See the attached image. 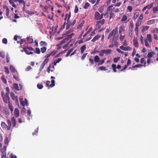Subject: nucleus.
<instances>
[{
	"instance_id": "nucleus-30",
	"label": "nucleus",
	"mask_w": 158,
	"mask_h": 158,
	"mask_svg": "<svg viewBox=\"0 0 158 158\" xmlns=\"http://www.w3.org/2000/svg\"><path fill=\"white\" fill-rule=\"evenodd\" d=\"M155 22V19H152L148 21L147 22V24L148 25H151L153 24Z\"/></svg>"
},
{
	"instance_id": "nucleus-20",
	"label": "nucleus",
	"mask_w": 158,
	"mask_h": 158,
	"mask_svg": "<svg viewBox=\"0 0 158 158\" xmlns=\"http://www.w3.org/2000/svg\"><path fill=\"white\" fill-rule=\"evenodd\" d=\"M155 53L154 52L152 51L151 52L148 53L147 55V57L148 58H150L152 56V55H155Z\"/></svg>"
},
{
	"instance_id": "nucleus-1",
	"label": "nucleus",
	"mask_w": 158,
	"mask_h": 158,
	"mask_svg": "<svg viewBox=\"0 0 158 158\" xmlns=\"http://www.w3.org/2000/svg\"><path fill=\"white\" fill-rule=\"evenodd\" d=\"M6 123L7 125L3 122H2L1 123V126L2 128L6 130H10L12 126V128H17L19 127V125L17 124L16 119L14 116L11 117V121L8 119H7Z\"/></svg>"
},
{
	"instance_id": "nucleus-6",
	"label": "nucleus",
	"mask_w": 158,
	"mask_h": 158,
	"mask_svg": "<svg viewBox=\"0 0 158 158\" xmlns=\"http://www.w3.org/2000/svg\"><path fill=\"white\" fill-rule=\"evenodd\" d=\"M134 24L133 23H130V25L129 28V35L131 38H132V31L133 29Z\"/></svg>"
},
{
	"instance_id": "nucleus-3",
	"label": "nucleus",
	"mask_w": 158,
	"mask_h": 158,
	"mask_svg": "<svg viewBox=\"0 0 158 158\" xmlns=\"http://www.w3.org/2000/svg\"><path fill=\"white\" fill-rule=\"evenodd\" d=\"M105 22V19H102L101 20L97 21L96 22V26L99 29L101 27V25H103L104 24Z\"/></svg>"
},
{
	"instance_id": "nucleus-15",
	"label": "nucleus",
	"mask_w": 158,
	"mask_h": 158,
	"mask_svg": "<svg viewBox=\"0 0 158 158\" xmlns=\"http://www.w3.org/2000/svg\"><path fill=\"white\" fill-rule=\"evenodd\" d=\"M20 103L21 105L23 106L25 105H27V99L25 98L24 101L20 100Z\"/></svg>"
},
{
	"instance_id": "nucleus-10",
	"label": "nucleus",
	"mask_w": 158,
	"mask_h": 158,
	"mask_svg": "<svg viewBox=\"0 0 158 158\" xmlns=\"http://www.w3.org/2000/svg\"><path fill=\"white\" fill-rule=\"evenodd\" d=\"M95 19L96 20H101L102 19L101 14L98 11L96 12L94 15Z\"/></svg>"
},
{
	"instance_id": "nucleus-36",
	"label": "nucleus",
	"mask_w": 158,
	"mask_h": 158,
	"mask_svg": "<svg viewBox=\"0 0 158 158\" xmlns=\"http://www.w3.org/2000/svg\"><path fill=\"white\" fill-rule=\"evenodd\" d=\"M13 87L16 90H19V89L18 85L17 84L15 83L14 84Z\"/></svg>"
},
{
	"instance_id": "nucleus-35",
	"label": "nucleus",
	"mask_w": 158,
	"mask_h": 158,
	"mask_svg": "<svg viewBox=\"0 0 158 158\" xmlns=\"http://www.w3.org/2000/svg\"><path fill=\"white\" fill-rule=\"evenodd\" d=\"M115 35H114V34L112 33V32H111L109 35L108 36L107 39H110L112 36L114 37Z\"/></svg>"
},
{
	"instance_id": "nucleus-2",
	"label": "nucleus",
	"mask_w": 158,
	"mask_h": 158,
	"mask_svg": "<svg viewBox=\"0 0 158 158\" xmlns=\"http://www.w3.org/2000/svg\"><path fill=\"white\" fill-rule=\"evenodd\" d=\"M25 53L28 55L33 54L34 52L32 51H34V49L31 47H25L23 48Z\"/></svg>"
},
{
	"instance_id": "nucleus-51",
	"label": "nucleus",
	"mask_w": 158,
	"mask_h": 158,
	"mask_svg": "<svg viewBox=\"0 0 158 158\" xmlns=\"http://www.w3.org/2000/svg\"><path fill=\"white\" fill-rule=\"evenodd\" d=\"M144 41L145 42V46L147 47H148L149 46V44L148 43V40L147 39H145L144 40Z\"/></svg>"
},
{
	"instance_id": "nucleus-22",
	"label": "nucleus",
	"mask_w": 158,
	"mask_h": 158,
	"mask_svg": "<svg viewBox=\"0 0 158 158\" xmlns=\"http://www.w3.org/2000/svg\"><path fill=\"white\" fill-rule=\"evenodd\" d=\"M74 35V34L73 33H72L70 35H68L67 36L66 38L68 39V40L69 41V40L71 39L73 36Z\"/></svg>"
},
{
	"instance_id": "nucleus-23",
	"label": "nucleus",
	"mask_w": 158,
	"mask_h": 158,
	"mask_svg": "<svg viewBox=\"0 0 158 158\" xmlns=\"http://www.w3.org/2000/svg\"><path fill=\"white\" fill-rule=\"evenodd\" d=\"M100 0H97L96 4L94 6L93 9L94 10H95L97 8V5H98L100 2Z\"/></svg>"
},
{
	"instance_id": "nucleus-50",
	"label": "nucleus",
	"mask_w": 158,
	"mask_h": 158,
	"mask_svg": "<svg viewBox=\"0 0 158 158\" xmlns=\"http://www.w3.org/2000/svg\"><path fill=\"white\" fill-rule=\"evenodd\" d=\"M4 69H5V73L6 74H8L9 73V71L8 68L6 66H5L4 67Z\"/></svg>"
},
{
	"instance_id": "nucleus-63",
	"label": "nucleus",
	"mask_w": 158,
	"mask_h": 158,
	"mask_svg": "<svg viewBox=\"0 0 158 158\" xmlns=\"http://www.w3.org/2000/svg\"><path fill=\"white\" fill-rule=\"evenodd\" d=\"M125 36V35H123L122 34H121L119 37L120 40L121 41H123L124 39Z\"/></svg>"
},
{
	"instance_id": "nucleus-37",
	"label": "nucleus",
	"mask_w": 158,
	"mask_h": 158,
	"mask_svg": "<svg viewBox=\"0 0 158 158\" xmlns=\"http://www.w3.org/2000/svg\"><path fill=\"white\" fill-rule=\"evenodd\" d=\"M46 50L47 48L45 47H43L41 48V52L43 53H44L46 52Z\"/></svg>"
},
{
	"instance_id": "nucleus-61",
	"label": "nucleus",
	"mask_w": 158,
	"mask_h": 158,
	"mask_svg": "<svg viewBox=\"0 0 158 158\" xmlns=\"http://www.w3.org/2000/svg\"><path fill=\"white\" fill-rule=\"evenodd\" d=\"M143 18V16L142 14H141L139 16V18L138 21H139L142 22V20Z\"/></svg>"
},
{
	"instance_id": "nucleus-31",
	"label": "nucleus",
	"mask_w": 158,
	"mask_h": 158,
	"mask_svg": "<svg viewBox=\"0 0 158 158\" xmlns=\"http://www.w3.org/2000/svg\"><path fill=\"white\" fill-rule=\"evenodd\" d=\"M10 111L11 112H12L13 111V108L10 102L8 103Z\"/></svg>"
},
{
	"instance_id": "nucleus-59",
	"label": "nucleus",
	"mask_w": 158,
	"mask_h": 158,
	"mask_svg": "<svg viewBox=\"0 0 158 158\" xmlns=\"http://www.w3.org/2000/svg\"><path fill=\"white\" fill-rule=\"evenodd\" d=\"M37 87L39 89H41L43 88V86L42 84H38Z\"/></svg>"
},
{
	"instance_id": "nucleus-47",
	"label": "nucleus",
	"mask_w": 158,
	"mask_h": 158,
	"mask_svg": "<svg viewBox=\"0 0 158 158\" xmlns=\"http://www.w3.org/2000/svg\"><path fill=\"white\" fill-rule=\"evenodd\" d=\"M97 52H100L99 55L101 56H103L104 55V53L103 52L104 51H103V50H101L100 52H99V51H98Z\"/></svg>"
},
{
	"instance_id": "nucleus-18",
	"label": "nucleus",
	"mask_w": 158,
	"mask_h": 158,
	"mask_svg": "<svg viewBox=\"0 0 158 158\" xmlns=\"http://www.w3.org/2000/svg\"><path fill=\"white\" fill-rule=\"evenodd\" d=\"M10 70L13 73H15L17 72L16 69H15L14 67L12 65H10Z\"/></svg>"
},
{
	"instance_id": "nucleus-24",
	"label": "nucleus",
	"mask_w": 158,
	"mask_h": 158,
	"mask_svg": "<svg viewBox=\"0 0 158 158\" xmlns=\"http://www.w3.org/2000/svg\"><path fill=\"white\" fill-rule=\"evenodd\" d=\"M9 2L10 4L12 5V7L14 8H16L17 7L16 5L15 4L14 2L12 0H9Z\"/></svg>"
},
{
	"instance_id": "nucleus-53",
	"label": "nucleus",
	"mask_w": 158,
	"mask_h": 158,
	"mask_svg": "<svg viewBox=\"0 0 158 158\" xmlns=\"http://www.w3.org/2000/svg\"><path fill=\"white\" fill-rule=\"evenodd\" d=\"M141 22L139 21H138L136 23L135 27H139V26L140 25Z\"/></svg>"
},
{
	"instance_id": "nucleus-19",
	"label": "nucleus",
	"mask_w": 158,
	"mask_h": 158,
	"mask_svg": "<svg viewBox=\"0 0 158 158\" xmlns=\"http://www.w3.org/2000/svg\"><path fill=\"white\" fill-rule=\"evenodd\" d=\"M103 51L104 53L107 55L110 54L111 52V50L110 49H104Z\"/></svg>"
},
{
	"instance_id": "nucleus-48",
	"label": "nucleus",
	"mask_w": 158,
	"mask_h": 158,
	"mask_svg": "<svg viewBox=\"0 0 158 158\" xmlns=\"http://www.w3.org/2000/svg\"><path fill=\"white\" fill-rule=\"evenodd\" d=\"M114 5H111L109 6L107 9V11H110L112 9V7L114 6Z\"/></svg>"
},
{
	"instance_id": "nucleus-17",
	"label": "nucleus",
	"mask_w": 158,
	"mask_h": 158,
	"mask_svg": "<svg viewBox=\"0 0 158 158\" xmlns=\"http://www.w3.org/2000/svg\"><path fill=\"white\" fill-rule=\"evenodd\" d=\"M134 45L136 48H138V43L137 39H135L134 38L133 40Z\"/></svg>"
},
{
	"instance_id": "nucleus-40",
	"label": "nucleus",
	"mask_w": 158,
	"mask_h": 158,
	"mask_svg": "<svg viewBox=\"0 0 158 158\" xmlns=\"http://www.w3.org/2000/svg\"><path fill=\"white\" fill-rule=\"evenodd\" d=\"M40 45L41 46H46L47 45V44L45 41H41L40 43Z\"/></svg>"
},
{
	"instance_id": "nucleus-29",
	"label": "nucleus",
	"mask_w": 158,
	"mask_h": 158,
	"mask_svg": "<svg viewBox=\"0 0 158 158\" xmlns=\"http://www.w3.org/2000/svg\"><path fill=\"white\" fill-rule=\"evenodd\" d=\"M100 58L98 56H96L94 57V60L96 63L98 62L99 61Z\"/></svg>"
},
{
	"instance_id": "nucleus-12",
	"label": "nucleus",
	"mask_w": 158,
	"mask_h": 158,
	"mask_svg": "<svg viewBox=\"0 0 158 158\" xmlns=\"http://www.w3.org/2000/svg\"><path fill=\"white\" fill-rule=\"evenodd\" d=\"M14 115L15 117L17 118L19 115V110L17 108H15V109Z\"/></svg>"
},
{
	"instance_id": "nucleus-41",
	"label": "nucleus",
	"mask_w": 158,
	"mask_h": 158,
	"mask_svg": "<svg viewBox=\"0 0 158 158\" xmlns=\"http://www.w3.org/2000/svg\"><path fill=\"white\" fill-rule=\"evenodd\" d=\"M51 84L50 85V87H52L54 86L55 85V81L54 80H51Z\"/></svg>"
},
{
	"instance_id": "nucleus-55",
	"label": "nucleus",
	"mask_w": 158,
	"mask_h": 158,
	"mask_svg": "<svg viewBox=\"0 0 158 158\" xmlns=\"http://www.w3.org/2000/svg\"><path fill=\"white\" fill-rule=\"evenodd\" d=\"M6 15L7 16H8L9 14V10L8 7H7L6 10Z\"/></svg>"
},
{
	"instance_id": "nucleus-5",
	"label": "nucleus",
	"mask_w": 158,
	"mask_h": 158,
	"mask_svg": "<svg viewBox=\"0 0 158 158\" xmlns=\"http://www.w3.org/2000/svg\"><path fill=\"white\" fill-rule=\"evenodd\" d=\"M3 101L6 103L10 102V98L8 93H6L5 96L2 98Z\"/></svg>"
},
{
	"instance_id": "nucleus-62",
	"label": "nucleus",
	"mask_w": 158,
	"mask_h": 158,
	"mask_svg": "<svg viewBox=\"0 0 158 158\" xmlns=\"http://www.w3.org/2000/svg\"><path fill=\"white\" fill-rule=\"evenodd\" d=\"M67 26L66 27V29H68L70 28L71 26H72L71 24V23H69V24L66 23Z\"/></svg>"
},
{
	"instance_id": "nucleus-49",
	"label": "nucleus",
	"mask_w": 158,
	"mask_h": 158,
	"mask_svg": "<svg viewBox=\"0 0 158 158\" xmlns=\"http://www.w3.org/2000/svg\"><path fill=\"white\" fill-rule=\"evenodd\" d=\"M1 78H2V81H3V82L5 84H6L7 83V81H6V79L4 76H2Z\"/></svg>"
},
{
	"instance_id": "nucleus-34",
	"label": "nucleus",
	"mask_w": 158,
	"mask_h": 158,
	"mask_svg": "<svg viewBox=\"0 0 158 158\" xmlns=\"http://www.w3.org/2000/svg\"><path fill=\"white\" fill-rule=\"evenodd\" d=\"M154 4V3L153 2L151 3L150 4H149L147 5V8L149 10L150 9L153 7Z\"/></svg>"
},
{
	"instance_id": "nucleus-7",
	"label": "nucleus",
	"mask_w": 158,
	"mask_h": 158,
	"mask_svg": "<svg viewBox=\"0 0 158 158\" xmlns=\"http://www.w3.org/2000/svg\"><path fill=\"white\" fill-rule=\"evenodd\" d=\"M10 96L13 100L15 101L16 104L19 103L18 97L17 96H15V94L13 92H11Z\"/></svg>"
},
{
	"instance_id": "nucleus-32",
	"label": "nucleus",
	"mask_w": 158,
	"mask_h": 158,
	"mask_svg": "<svg viewBox=\"0 0 158 158\" xmlns=\"http://www.w3.org/2000/svg\"><path fill=\"white\" fill-rule=\"evenodd\" d=\"M112 69L113 70V71L114 72H117L116 70V65L114 64H113L112 65Z\"/></svg>"
},
{
	"instance_id": "nucleus-46",
	"label": "nucleus",
	"mask_w": 158,
	"mask_h": 158,
	"mask_svg": "<svg viewBox=\"0 0 158 158\" xmlns=\"http://www.w3.org/2000/svg\"><path fill=\"white\" fill-rule=\"evenodd\" d=\"M104 10V6H101L100 8L98 9V11L99 12L102 13L103 12Z\"/></svg>"
},
{
	"instance_id": "nucleus-39",
	"label": "nucleus",
	"mask_w": 158,
	"mask_h": 158,
	"mask_svg": "<svg viewBox=\"0 0 158 158\" xmlns=\"http://www.w3.org/2000/svg\"><path fill=\"white\" fill-rule=\"evenodd\" d=\"M51 67V64H50L47 68V71L48 73H50V71H51V72H53L54 71L53 70H51L50 69Z\"/></svg>"
},
{
	"instance_id": "nucleus-26",
	"label": "nucleus",
	"mask_w": 158,
	"mask_h": 158,
	"mask_svg": "<svg viewBox=\"0 0 158 158\" xmlns=\"http://www.w3.org/2000/svg\"><path fill=\"white\" fill-rule=\"evenodd\" d=\"M147 37L148 40L149 42H152V36L151 34H148Z\"/></svg>"
},
{
	"instance_id": "nucleus-27",
	"label": "nucleus",
	"mask_w": 158,
	"mask_h": 158,
	"mask_svg": "<svg viewBox=\"0 0 158 158\" xmlns=\"http://www.w3.org/2000/svg\"><path fill=\"white\" fill-rule=\"evenodd\" d=\"M9 143V140L7 136H6L4 139V143L5 144L7 145Z\"/></svg>"
},
{
	"instance_id": "nucleus-52",
	"label": "nucleus",
	"mask_w": 158,
	"mask_h": 158,
	"mask_svg": "<svg viewBox=\"0 0 158 158\" xmlns=\"http://www.w3.org/2000/svg\"><path fill=\"white\" fill-rule=\"evenodd\" d=\"M127 19V16L126 15H123L122 17L121 21L123 22L126 21Z\"/></svg>"
},
{
	"instance_id": "nucleus-16",
	"label": "nucleus",
	"mask_w": 158,
	"mask_h": 158,
	"mask_svg": "<svg viewBox=\"0 0 158 158\" xmlns=\"http://www.w3.org/2000/svg\"><path fill=\"white\" fill-rule=\"evenodd\" d=\"M111 32L114 34V35H115L118 33V27L117 26L115 29H113L111 31Z\"/></svg>"
},
{
	"instance_id": "nucleus-28",
	"label": "nucleus",
	"mask_w": 158,
	"mask_h": 158,
	"mask_svg": "<svg viewBox=\"0 0 158 158\" xmlns=\"http://www.w3.org/2000/svg\"><path fill=\"white\" fill-rule=\"evenodd\" d=\"M106 59V58H105L102 60H99V61L98 62L99 63L98 64V65H100L104 63L105 60Z\"/></svg>"
},
{
	"instance_id": "nucleus-11",
	"label": "nucleus",
	"mask_w": 158,
	"mask_h": 158,
	"mask_svg": "<svg viewBox=\"0 0 158 158\" xmlns=\"http://www.w3.org/2000/svg\"><path fill=\"white\" fill-rule=\"evenodd\" d=\"M71 12H69V13L66 14L65 15V16L64 18V20L65 21H66V20H67V24H69V23H70V18L71 17Z\"/></svg>"
},
{
	"instance_id": "nucleus-14",
	"label": "nucleus",
	"mask_w": 158,
	"mask_h": 158,
	"mask_svg": "<svg viewBox=\"0 0 158 158\" xmlns=\"http://www.w3.org/2000/svg\"><path fill=\"white\" fill-rule=\"evenodd\" d=\"M101 37L100 35H97L95 36L93 39L91 40V41L93 42H95L97 40H98Z\"/></svg>"
},
{
	"instance_id": "nucleus-43",
	"label": "nucleus",
	"mask_w": 158,
	"mask_h": 158,
	"mask_svg": "<svg viewBox=\"0 0 158 158\" xmlns=\"http://www.w3.org/2000/svg\"><path fill=\"white\" fill-rule=\"evenodd\" d=\"M17 1H18L20 3H23V6H24V7L26 6V2L23 0H18Z\"/></svg>"
},
{
	"instance_id": "nucleus-25",
	"label": "nucleus",
	"mask_w": 158,
	"mask_h": 158,
	"mask_svg": "<svg viewBox=\"0 0 158 158\" xmlns=\"http://www.w3.org/2000/svg\"><path fill=\"white\" fill-rule=\"evenodd\" d=\"M139 15V13L138 12H135L133 16V19L135 20Z\"/></svg>"
},
{
	"instance_id": "nucleus-42",
	"label": "nucleus",
	"mask_w": 158,
	"mask_h": 158,
	"mask_svg": "<svg viewBox=\"0 0 158 158\" xmlns=\"http://www.w3.org/2000/svg\"><path fill=\"white\" fill-rule=\"evenodd\" d=\"M98 69L99 70H102V71H103V70L106 71V70H107V69H106V67H104V66L100 67L98 68Z\"/></svg>"
},
{
	"instance_id": "nucleus-56",
	"label": "nucleus",
	"mask_w": 158,
	"mask_h": 158,
	"mask_svg": "<svg viewBox=\"0 0 158 158\" xmlns=\"http://www.w3.org/2000/svg\"><path fill=\"white\" fill-rule=\"evenodd\" d=\"M57 52V51L55 50H53L50 53V55L52 56H54Z\"/></svg>"
},
{
	"instance_id": "nucleus-9",
	"label": "nucleus",
	"mask_w": 158,
	"mask_h": 158,
	"mask_svg": "<svg viewBox=\"0 0 158 158\" xmlns=\"http://www.w3.org/2000/svg\"><path fill=\"white\" fill-rule=\"evenodd\" d=\"M48 61L49 60H48V59H45L44 60L39 70L40 71H41L42 70L45 64L48 62Z\"/></svg>"
},
{
	"instance_id": "nucleus-45",
	"label": "nucleus",
	"mask_w": 158,
	"mask_h": 158,
	"mask_svg": "<svg viewBox=\"0 0 158 158\" xmlns=\"http://www.w3.org/2000/svg\"><path fill=\"white\" fill-rule=\"evenodd\" d=\"M90 6V4L86 2L84 7V8L85 9H87Z\"/></svg>"
},
{
	"instance_id": "nucleus-13",
	"label": "nucleus",
	"mask_w": 158,
	"mask_h": 158,
	"mask_svg": "<svg viewBox=\"0 0 158 158\" xmlns=\"http://www.w3.org/2000/svg\"><path fill=\"white\" fill-rule=\"evenodd\" d=\"M120 48L123 50L127 51L130 50H131L132 48L130 47H124L123 46H121L120 47Z\"/></svg>"
},
{
	"instance_id": "nucleus-64",
	"label": "nucleus",
	"mask_w": 158,
	"mask_h": 158,
	"mask_svg": "<svg viewBox=\"0 0 158 158\" xmlns=\"http://www.w3.org/2000/svg\"><path fill=\"white\" fill-rule=\"evenodd\" d=\"M153 11L154 12H156L158 11V6L154 7L153 8Z\"/></svg>"
},
{
	"instance_id": "nucleus-8",
	"label": "nucleus",
	"mask_w": 158,
	"mask_h": 158,
	"mask_svg": "<svg viewBox=\"0 0 158 158\" xmlns=\"http://www.w3.org/2000/svg\"><path fill=\"white\" fill-rule=\"evenodd\" d=\"M125 26L123 24L122 25L119 27V32L121 34H124L125 31Z\"/></svg>"
},
{
	"instance_id": "nucleus-60",
	"label": "nucleus",
	"mask_w": 158,
	"mask_h": 158,
	"mask_svg": "<svg viewBox=\"0 0 158 158\" xmlns=\"http://www.w3.org/2000/svg\"><path fill=\"white\" fill-rule=\"evenodd\" d=\"M143 65L142 64H137L135 65L134 66H133L132 67V68H134L136 67L139 68L141 66H142Z\"/></svg>"
},
{
	"instance_id": "nucleus-58",
	"label": "nucleus",
	"mask_w": 158,
	"mask_h": 158,
	"mask_svg": "<svg viewBox=\"0 0 158 158\" xmlns=\"http://www.w3.org/2000/svg\"><path fill=\"white\" fill-rule=\"evenodd\" d=\"M86 49V45H85L82 46L81 48L80 49L81 50L84 51Z\"/></svg>"
},
{
	"instance_id": "nucleus-4",
	"label": "nucleus",
	"mask_w": 158,
	"mask_h": 158,
	"mask_svg": "<svg viewBox=\"0 0 158 158\" xmlns=\"http://www.w3.org/2000/svg\"><path fill=\"white\" fill-rule=\"evenodd\" d=\"M1 158H6V147L4 146L3 148L1 150Z\"/></svg>"
},
{
	"instance_id": "nucleus-38",
	"label": "nucleus",
	"mask_w": 158,
	"mask_h": 158,
	"mask_svg": "<svg viewBox=\"0 0 158 158\" xmlns=\"http://www.w3.org/2000/svg\"><path fill=\"white\" fill-rule=\"evenodd\" d=\"M149 27L148 26H144L143 27V28L142 29V31H145L148 30L149 28Z\"/></svg>"
},
{
	"instance_id": "nucleus-21",
	"label": "nucleus",
	"mask_w": 158,
	"mask_h": 158,
	"mask_svg": "<svg viewBox=\"0 0 158 158\" xmlns=\"http://www.w3.org/2000/svg\"><path fill=\"white\" fill-rule=\"evenodd\" d=\"M27 42L30 44H31L33 42V40L30 37H27Z\"/></svg>"
},
{
	"instance_id": "nucleus-57",
	"label": "nucleus",
	"mask_w": 158,
	"mask_h": 158,
	"mask_svg": "<svg viewBox=\"0 0 158 158\" xmlns=\"http://www.w3.org/2000/svg\"><path fill=\"white\" fill-rule=\"evenodd\" d=\"M120 57H117L115 58L114 59V63H116L119 60Z\"/></svg>"
},
{
	"instance_id": "nucleus-54",
	"label": "nucleus",
	"mask_w": 158,
	"mask_h": 158,
	"mask_svg": "<svg viewBox=\"0 0 158 158\" xmlns=\"http://www.w3.org/2000/svg\"><path fill=\"white\" fill-rule=\"evenodd\" d=\"M87 54H88L87 53L84 54L81 56V60H84L85 59L86 56L87 55Z\"/></svg>"
},
{
	"instance_id": "nucleus-33",
	"label": "nucleus",
	"mask_w": 158,
	"mask_h": 158,
	"mask_svg": "<svg viewBox=\"0 0 158 158\" xmlns=\"http://www.w3.org/2000/svg\"><path fill=\"white\" fill-rule=\"evenodd\" d=\"M68 41V39H67L66 37L62 40L60 43L61 44H63L66 42H67Z\"/></svg>"
},
{
	"instance_id": "nucleus-44",
	"label": "nucleus",
	"mask_w": 158,
	"mask_h": 158,
	"mask_svg": "<svg viewBox=\"0 0 158 158\" xmlns=\"http://www.w3.org/2000/svg\"><path fill=\"white\" fill-rule=\"evenodd\" d=\"M35 50V51H33L34 52H35L36 53L38 54H39L40 53V51L39 48H36Z\"/></svg>"
}]
</instances>
